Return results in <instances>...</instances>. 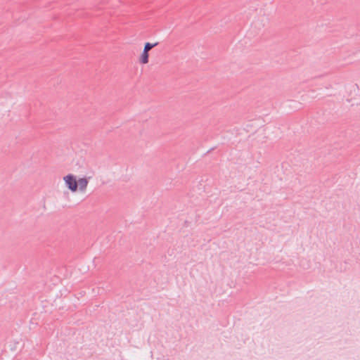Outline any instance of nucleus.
I'll list each match as a JSON object with an SVG mask.
<instances>
[{
    "mask_svg": "<svg viewBox=\"0 0 360 360\" xmlns=\"http://www.w3.org/2000/svg\"><path fill=\"white\" fill-rule=\"evenodd\" d=\"M90 177H77L69 173L63 177L65 187L72 193H84L87 191Z\"/></svg>",
    "mask_w": 360,
    "mask_h": 360,
    "instance_id": "obj_1",
    "label": "nucleus"
},
{
    "mask_svg": "<svg viewBox=\"0 0 360 360\" xmlns=\"http://www.w3.org/2000/svg\"><path fill=\"white\" fill-rule=\"evenodd\" d=\"M139 61L141 64L146 65L149 62V53L148 51L143 50L139 56Z\"/></svg>",
    "mask_w": 360,
    "mask_h": 360,
    "instance_id": "obj_2",
    "label": "nucleus"
},
{
    "mask_svg": "<svg viewBox=\"0 0 360 360\" xmlns=\"http://www.w3.org/2000/svg\"><path fill=\"white\" fill-rule=\"evenodd\" d=\"M157 44H158V43L152 44V43H150V42H146L145 44V45H144L143 50L149 52L153 47L157 46Z\"/></svg>",
    "mask_w": 360,
    "mask_h": 360,
    "instance_id": "obj_3",
    "label": "nucleus"
}]
</instances>
